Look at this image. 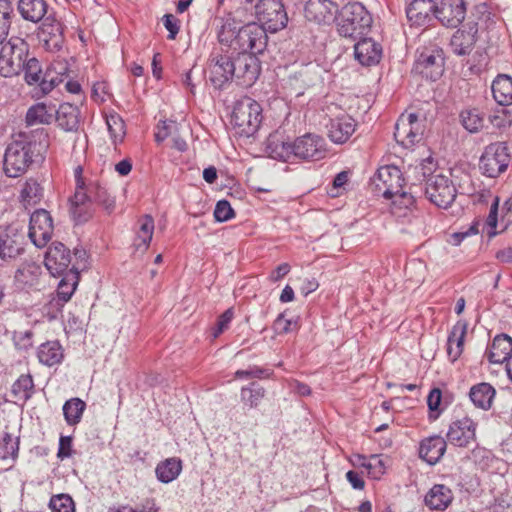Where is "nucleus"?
<instances>
[{
  "label": "nucleus",
  "mask_w": 512,
  "mask_h": 512,
  "mask_svg": "<svg viewBox=\"0 0 512 512\" xmlns=\"http://www.w3.org/2000/svg\"><path fill=\"white\" fill-rule=\"evenodd\" d=\"M92 192L94 195L95 204L101 206L108 214H110L115 208V199L110 195L108 190L97 181V186H92Z\"/></svg>",
  "instance_id": "864d4df0"
},
{
  "label": "nucleus",
  "mask_w": 512,
  "mask_h": 512,
  "mask_svg": "<svg viewBox=\"0 0 512 512\" xmlns=\"http://www.w3.org/2000/svg\"><path fill=\"white\" fill-rule=\"evenodd\" d=\"M448 404L449 401L442 395V391L439 388H433L427 397L429 419L432 421L438 419Z\"/></svg>",
  "instance_id": "a18cd8bd"
},
{
  "label": "nucleus",
  "mask_w": 512,
  "mask_h": 512,
  "mask_svg": "<svg viewBox=\"0 0 512 512\" xmlns=\"http://www.w3.org/2000/svg\"><path fill=\"white\" fill-rule=\"evenodd\" d=\"M383 54V49L380 43L372 38H361L354 45L355 59L363 66L377 65Z\"/></svg>",
  "instance_id": "b1692460"
},
{
  "label": "nucleus",
  "mask_w": 512,
  "mask_h": 512,
  "mask_svg": "<svg viewBox=\"0 0 512 512\" xmlns=\"http://www.w3.org/2000/svg\"><path fill=\"white\" fill-rule=\"evenodd\" d=\"M255 14L265 32H277L286 27L288 16L283 0H260L255 5Z\"/></svg>",
  "instance_id": "6e6552de"
},
{
  "label": "nucleus",
  "mask_w": 512,
  "mask_h": 512,
  "mask_svg": "<svg viewBox=\"0 0 512 512\" xmlns=\"http://www.w3.org/2000/svg\"><path fill=\"white\" fill-rule=\"evenodd\" d=\"M77 284L78 279H74L73 274L68 273L62 278L56 290L57 301L59 304L63 305L71 299Z\"/></svg>",
  "instance_id": "09e8293b"
},
{
  "label": "nucleus",
  "mask_w": 512,
  "mask_h": 512,
  "mask_svg": "<svg viewBox=\"0 0 512 512\" xmlns=\"http://www.w3.org/2000/svg\"><path fill=\"white\" fill-rule=\"evenodd\" d=\"M495 395V388L487 382L477 383L469 391V399L473 405L484 411L491 409Z\"/></svg>",
  "instance_id": "c756f323"
},
{
  "label": "nucleus",
  "mask_w": 512,
  "mask_h": 512,
  "mask_svg": "<svg viewBox=\"0 0 512 512\" xmlns=\"http://www.w3.org/2000/svg\"><path fill=\"white\" fill-rule=\"evenodd\" d=\"M44 195V189L41 184L33 178H29L24 183L21 190V200L27 206H34L38 204Z\"/></svg>",
  "instance_id": "a19ab883"
},
{
  "label": "nucleus",
  "mask_w": 512,
  "mask_h": 512,
  "mask_svg": "<svg viewBox=\"0 0 512 512\" xmlns=\"http://www.w3.org/2000/svg\"><path fill=\"white\" fill-rule=\"evenodd\" d=\"M71 263L70 250L61 242H53L45 254L44 264L47 270L53 276H60L69 272Z\"/></svg>",
  "instance_id": "412c9836"
},
{
  "label": "nucleus",
  "mask_w": 512,
  "mask_h": 512,
  "mask_svg": "<svg viewBox=\"0 0 512 512\" xmlns=\"http://www.w3.org/2000/svg\"><path fill=\"white\" fill-rule=\"evenodd\" d=\"M74 261L71 263L69 273L73 274L74 279H79V270L86 268L87 254L83 248H74Z\"/></svg>",
  "instance_id": "e2e57ef3"
},
{
  "label": "nucleus",
  "mask_w": 512,
  "mask_h": 512,
  "mask_svg": "<svg viewBox=\"0 0 512 512\" xmlns=\"http://www.w3.org/2000/svg\"><path fill=\"white\" fill-rule=\"evenodd\" d=\"M1 45L0 74L6 78L18 75L29 54L28 43L22 38L11 37Z\"/></svg>",
  "instance_id": "423d86ee"
},
{
  "label": "nucleus",
  "mask_w": 512,
  "mask_h": 512,
  "mask_svg": "<svg viewBox=\"0 0 512 512\" xmlns=\"http://www.w3.org/2000/svg\"><path fill=\"white\" fill-rule=\"evenodd\" d=\"M235 53L220 45L214 48L209 56L210 81L215 88L221 89L234 79Z\"/></svg>",
  "instance_id": "0eeeda50"
},
{
  "label": "nucleus",
  "mask_w": 512,
  "mask_h": 512,
  "mask_svg": "<svg viewBox=\"0 0 512 512\" xmlns=\"http://www.w3.org/2000/svg\"><path fill=\"white\" fill-rule=\"evenodd\" d=\"M272 374H273V372L270 369L261 368L256 365H251L245 370H242V369L237 370L234 373V377L236 379H252V378L264 379V378H269Z\"/></svg>",
  "instance_id": "4d7b16f0"
},
{
  "label": "nucleus",
  "mask_w": 512,
  "mask_h": 512,
  "mask_svg": "<svg viewBox=\"0 0 512 512\" xmlns=\"http://www.w3.org/2000/svg\"><path fill=\"white\" fill-rule=\"evenodd\" d=\"M372 23V15L360 2H349L339 8L335 20L338 34L350 39L368 34Z\"/></svg>",
  "instance_id": "20e7f679"
},
{
  "label": "nucleus",
  "mask_w": 512,
  "mask_h": 512,
  "mask_svg": "<svg viewBox=\"0 0 512 512\" xmlns=\"http://www.w3.org/2000/svg\"><path fill=\"white\" fill-rule=\"evenodd\" d=\"M356 126V121L349 115L335 117L327 125L328 137L335 144H344L354 134Z\"/></svg>",
  "instance_id": "393cba45"
},
{
  "label": "nucleus",
  "mask_w": 512,
  "mask_h": 512,
  "mask_svg": "<svg viewBox=\"0 0 512 512\" xmlns=\"http://www.w3.org/2000/svg\"><path fill=\"white\" fill-rule=\"evenodd\" d=\"M466 3L464 0H439L436 2L434 17L447 28L458 27L465 19Z\"/></svg>",
  "instance_id": "a211bd4d"
},
{
  "label": "nucleus",
  "mask_w": 512,
  "mask_h": 512,
  "mask_svg": "<svg viewBox=\"0 0 512 512\" xmlns=\"http://www.w3.org/2000/svg\"><path fill=\"white\" fill-rule=\"evenodd\" d=\"M106 125L113 144L122 143L126 135L125 122L122 117L116 112L109 113L106 115Z\"/></svg>",
  "instance_id": "37998d69"
},
{
  "label": "nucleus",
  "mask_w": 512,
  "mask_h": 512,
  "mask_svg": "<svg viewBox=\"0 0 512 512\" xmlns=\"http://www.w3.org/2000/svg\"><path fill=\"white\" fill-rule=\"evenodd\" d=\"M217 39L220 45L231 49L235 54H261L268 42L264 27L255 22L242 24L232 14L219 19Z\"/></svg>",
  "instance_id": "f03ea898"
},
{
  "label": "nucleus",
  "mask_w": 512,
  "mask_h": 512,
  "mask_svg": "<svg viewBox=\"0 0 512 512\" xmlns=\"http://www.w3.org/2000/svg\"><path fill=\"white\" fill-rule=\"evenodd\" d=\"M447 439L440 435H432L420 442L419 456L429 465L437 464L447 449Z\"/></svg>",
  "instance_id": "a878e982"
},
{
  "label": "nucleus",
  "mask_w": 512,
  "mask_h": 512,
  "mask_svg": "<svg viewBox=\"0 0 512 512\" xmlns=\"http://www.w3.org/2000/svg\"><path fill=\"white\" fill-rule=\"evenodd\" d=\"M265 150L271 158L284 162L291 159L319 161L326 157L327 144L322 136L314 133H306L288 142L281 133L274 132L267 137Z\"/></svg>",
  "instance_id": "7ed1b4c3"
},
{
  "label": "nucleus",
  "mask_w": 512,
  "mask_h": 512,
  "mask_svg": "<svg viewBox=\"0 0 512 512\" xmlns=\"http://www.w3.org/2000/svg\"><path fill=\"white\" fill-rule=\"evenodd\" d=\"M68 66L67 63L59 61L53 63L47 68L43 74V78L40 82V91L42 95L48 94L56 86L64 81L67 77Z\"/></svg>",
  "instance_id": "c85d7f7f"
},
{
  "label": "nucleus",
  "mask_w": 512,
  "mask_h": 512,
  "mask_svg": "<svg viewBox=\"0 0 512 512\" xmlns=\"http://www.w3.org/2000/svg\"><path fill=\"white\" fill-rule=\"evenodd\" d=\"M22 71H24V78L27 84H37L40 87V82L43 78V73L41 64L35 57H27Z\"/></svg>",
  "instance_id": "8fccbe9b"
},
{
  "label": "nucleus",
  "mask_w": 512,
  "mask_h": 512,
  "mask_svg": "<svg viewBox=\"0 0 512 512\" xmlns=\"http://www.w3.org/2000/svg\"><path fill=\"white\" fill-rule=\"evenodd\" d=\"M12 394L18 399L27 402L34 394V381L30 374H22L12 385Z\"/></svg>",
  "instance_id": "c03bdc74"
},
{
  "label": "nucleus",
  "mask_w": 512,
  "mask_h": 512,
  "mask_svg": "<svg viewBox=\"0 0 512 512\" xmlns=\"http://www.w3.org/2000/svg\"><path fill=\"white\" fill-rule=\"evenodd\" d=\"M477 422L469 417L452 421L446 433L448 443L455 447L466 448L476 442Z\"/></svg>",
  "instance_id": "4468645a"
},
{
  "label": "nucleus",
  "mask_w": 512,
  "mask_h": 512,
  "mask_svg": "<svg viewBox=\"0 0 512 512\" xmlns=\"http://www.w3.org/2000/svg\"><path fill=\"white\" fill-rule=\"evenodd\" d=\"M257 54H235L234 67L237 84L243 87H251L258 79L261 65Z\"/></svg>",
  "instance_id": "f3484780"
},
{
  "label": "nucleus",
  "mask_w": 512,
  "mask_h": 512,
  "mask_svg": "<svg viewBox=\"0 0 512 512\" xmlns=\"http://www.w3.org/2000/svg\"><path fill=\"white\" fill-rule=\"evenodd\" d=\"M51 118L52 115L48 113L46 106L38 103L28 109L25 120L28 126H33L36 124H47Z\"/></svg>",
  "instance_id": "3c124183"
},
{
  "label": "nucleus",
  "mask_w": 512,
  "mask_h": 512,
  "mask_svg": "<svg viewBox=\"0 0 512 512\" xmlns=\"http://www.w3.org/2000/svg\"><path fill=\"white\" fill-rule=\"evenodd\" d=\"M49 508L52 512H75V504L68 494H58L51 497Z\"/></svg>",
  "instance_id": "6e6d98bb"
},
{
  "label": "nucleus",
  "mask_w": 512,
  "mask_h": 512,
  "mask_svg": "<svg viewBox=\"0 0 512 512\" xmlns=\"http://www.w3.org/2000/svg\"><path fill=\"white\" fill-rule=\"evenodd\" d=\"M263 119L261 105L252 98L238 101L233 109L231 123L240 136H253L260 128Z\"/></svg>",
  "instance_id": "39448f33"
},
{
  "label": "nucleus",
  "mask_w": 512,
  "mask_h": 512,
  "mask_svg": "<svg viewBox=\"0 0 512 512\" xmlns=\"http://www.w3.org/2000/svg\"><path fill=\"white\" fill-rule=\"evenodd\" d=\"M182 471V462L178 458H168L160 462L155 469L157 479L162 483L175 480Z\"/></svg>",
  "instance_id": "58836bf2"
},
{
  "label": "nucleus",
  "mask_w": 512,
  "mask_h": 512,
  "mask_svg": "<svg viewBox=\"0 0 512 512\" xmlns=\"http://www.w3.org/2000/svg\"><path fill=\"white\" fill-rule=\"evenodd\" d=\"M53 229V220L47 210L37 209L31 214L28 236L36 247L43 248L47 245Z\"/></svg>",
  "instance_id": "ddd939ff"
},
{
  "label": "nucleus",
  "mask_w": 512,
  "mask_h": 512,
  "mask_svg": "<svg viewBox=\"0 0 512 512\" xmlns=\"http://www.w3.org/2000/svg\"><path fill=\"white\" fill-rule=\"evenodd\" d=\"M339 7L332 0H308L304 6L307 21L319 25H330L335 22Z\"/></svg>",
  "instance_id": "6ab92c4d"
},
{
  "label": "nucleus",
  "mask_w": 512,
  "mask_h": 512,
  "mask_svg": "<svg viewBox=\"0 0 512 512\" xmlns=\"http://www.w3.org/2000/svg\"><path fill=\"white\" fill-rule=\"evenodd\" d=\"M63 25L54 15H47L39 27L38 38L44 48L50 52H57L62 49L64 43Z\"/></svg>",
  "instance_id": "aec40b11"
},
{
  "label": "nucleus",
  "mask_w": 512,
  "mask_h": 512,
  "mask_svg": "<svg viewBox=\"0 0 512 512\" xmlns=\"http://www.w3.org/2000/svg\"><path fill=\"white\" fill-rule=\"evenodd\" d=\"M392 199H393L392 204H393L394 208L405 209V210L411 209L415 205V202H416V199H415L413 193L411 191L405 192V191H403V189L400 192H398L397 194H395L392 197Z\"/></svg>",
  "instance_id": "052dcab7"
},
{
  "label": "nucleus",
  "mask_w": 512,
  "mask_h": 512,
  "mask_svg": "<svg viewBox=\"0 0 512 512\" xmlns=\"http://www.w3.org/2000/svg\"><path fill=\"white\" fill-rule=\"evenodd\" d=\"M492 94L501 106L512 105V77L506 74L498 75L492 82Z\"/></svg>",
  "instance_id": "c9c22d12"
},
{
  "label": "nucleus",
  "mask_w": 512,
  "mask_h": 512,
  "mask_svg": "<svg viewBox=\"0 0 512 512\" xmlns=\"http://www.w3.org/2000/svg\"><path fill=\"white\" fill-rule=\"evenodd\" d=\"M406 17L410 26L423 27L435 18L436 3L428 0H406Z\"/></svg>",
  "instance_id": "4be33fe9"
},
{
  "label": "nucleus",
  "mask_w": 512,
  "mask_h": 512,
  "mask_svg": "<svg viewBox=\"0 0 512 512\" xmlns=\"http://www.w3.org/2000/svg\"><path fill=\"white\" fill-rule=\"evenodd\" d=\"M512 354V339L507 334L497 335L488 350V360L494 364L506 362Z\"/></svg>",
  "instance_id": "473e14b6"
},
{
  "label": "nucleus",
  "mask_w": 512,
  "mask_h": 512,
  "mask_svg": "<svg viewBox=\"0 0 512 512\" xmlns=\"http://www.w3.org/2000/svg\"><path fill=\"white\" fill-rule=\"evenodd\" d=\"M138 224L134 246L137 250L145 252L153 237L154 219L150 215H145L139 219Z\"/></svg>",
  "instance_id": "4c0bfd02"
},
{
  "label": "nucleus",
  "mask_w": 512,
  "mask_h": 512,
  "mask_svg": "<svg viewBox=\"0 0 512 512\" xmlns=\"http://www.w3.org/2000/svg\"><path fill=\"white\" fill-rule=\"evenodd\" d=\"M498 208H499V198L495 197L493 203L491 204L489 214L486 219V225L490 228L488 234L490 236L496 235V227L498 221Z\"/></svg>",
  "instance_id": "338daca9"
},
{
  "label": "nucleus",
  "mask_w": 512,
  "mask_h": 512,
  "mask_svg": "<svg viewBox=\"0 0 512 512\" xmlns=\"http://www.w3.org/2000/svg\"><path fill=\"white\" fill-rule=\"evenodd\" d=\"M37 358L48 367L59 365L64 359V349L58 340L47 341L37 348Z\"/></svg>",
  "instance_id": "2f4dec72"
},
{
  "label": "nucleus",
  "mask_w": 512,
  "mask_h": 512,
  "mask_svg": "<svg viewBox=\"0 0 512 512\" xmlns=\"http://www.w3.org/2000/svg\"><path fill=\"white\" fill-rule=\"evenodd\" d=\"M14 9L11 1L0 0V44L6 40L11 27Z\"/></svg>",
  "instance_id": "de8ad7c7"
},
{
  "label": "nucleus",
  "mask_w": 512,
  "mask_h": 512,
  "mask_svg": "<svg viewBox=\"0 0 512 512\" xmlns=\"http://www.w3.org/2000/svg\"><path fill=\"white\" fill-rule=\"evenodd\" d=\"M470 458L475 463V465H477L482 470L487 469L493 461V455L491 451L479 446L475 447L471 451Z\"/></svg>",
  "instance_id": "13d9d810"
},
{
  "label": "nucleus",
  "mask_w": 512,
  "mask_h": 512,
  "mask_svg": "<svg viewBox=\"0 0 512 512\" xmlns=\"http://www.w3.org/2000/svg\"><path fill=\"white\" fill-rule=\"evenodd\" d=\"M69 216L75 225H82L92 219L95 208L90 204L87 195L82 191H75L68 199Z\"/></svg>",
  "instance_id": "5701e85b"
},
{
  "label": "nucleus",
  "mask_w": 512,
  "mask_h": 512,
  "mask_svg": "<svg viewBox=\"0 0 512 512\" xmlns=\"http://www.w3.org/2000/svg\"><path fill=\"white\" fill-rule=\"evenodd\" d=\"M476 34L477 29L473 31L472 27L470 28V31L461 29L455 31L450 40V47L453 53L458 56L469 55L476 44Z\"/></svg>",
  "instance_id": "7c9ffc66"
},
{
  "label": "nucleus",
  "mask_w": 512,
  "mask_h": 512,
  "mask_svg": "<svg viewBox=\"0 0 512 512\" xmlns=\"http://www.w3.org/2000/svg\"><path fill=\"white\" fill-rule=\"evenodd\" d=\"M85 409L86 403L82 399L73 397L67 400L62 407L66 423L69 426H75L80 423Z\"/></svg>",
  "instance_id": "ea45409f"
},
{
  "label": "nucleus",
  "mask_w": 512,
  "mask_h": 512,
  "mask_svg": "<svg viewBox=\"0 0 512 512\" xmlns=\"http://www.w3.org/2000/svg\"><path fill=\"white\" fill-rule=\"evenodd\" d=\"M18 10L25 20L38 23L47 16L48 5L45 0H19Z\"/></svg>",
  "instance_id": "f704fd0d"
},
{
  "label": "nucleus",
  "mask_w": 512,
  "mask_h": 512,
  "mask_svg": "<svg viewBox=\"0 0 512 512\" xmlns=\"http://www.w3.org/2000/svg\"><path fill=\"white\" fill-rule=\"evenodd\" d=\"M19 440L13 439L9 432H4L0 438V459L5 460L9 457L15 459L18 456Z\"/></svg>",
  "instance_id": "603ef678"
},
{
  "label": "nucleus",
  "mask_w": 512,
  "mask_h": 512,
  "mask_svg": "<svg viewBox=\"0 0 512 512\" xmlns=\"http://www.w3.org/2000/svg\"><path fill=\"white\" fill-rule=\"evenodd\" d=\"M40 274V266L34 263L22 264L15 272L14 284L20 290L32 288L38 284Z\"/></svg>",
  "instance_id": "72a5a7b5"
},
{
  "label": "nucleus",
  "mask_w": 512,
  "mask_h": 512,
  "mask_svg": "<svg viewBox=\"0 0 512 512\" xmlns=\"http://www.w3.org/2000/svg\"><path fill=\"white\" fill-rule=\"evenodd\" d=\"M367 472L373 479H380L385 473V464L379 455H371L367 462Z\"/></svg>",
  "instance_id": "0e129e2a"
},
{
  "label": "nucleus",
  "mask_w": 512,
  "mask_h": 512,
  "mask_svg": "<svg viewBox=\"0 0 512 512\" xmlns=\"http://www.w3.org/2000/svg\"><path fill=\"white\" fill-rule=\"evenodd\" d=\"M24 234L14 226L0 232V259L4 263L15 261L24 253Z\"/></svg>",
  "instance_id": "dca6fc26"
},
{
  "label": "nucleus",
  "mask_w": 512,
  "mask_h": 512,
  "mask_svg": "<svg viewBox=\"0 0 512 512\" xmlns=\"http://www.w3.org/2000/svg\"><path fill=\"white\" fill-rule=\"evenodd\" d=\"M445 57L440 47H433L423 51L416 62L419 73L431 81L438 80L444 72Z\"/></svg>",
  "instance_id": "2eb2a0df"
},
{
  "label": "nucleus",
  "mask_w": 512,
  "mask_h": 512,
  "mask_svg": "<svg viewBox=\"0 0 512 512\" xmlns=\"http://www.w3.org/2000/svg\"><path fill=\"white\" fill-rule=\"evenodd\" d=\"M165 28L168 30V39L176 38L180 30V21L173 14H165L162 18Z\"/></svg>",
  "instance_id": "69168bd1"
},
{
  "label": "nucleus",
  "mask_w": 512,
  "mask_h": 512,
  "mask_svg": "<svg viewBox=\"0 0 512 512\" xmlns=\"http://www.w3.org/2000/svg\"><path fill=\"white\" fill-rule=\"evenodd\" d=\"M509 162L510 152L506 143L495 142L485 148L480 158V169L487 177L495 178L506 171Z\"/></svg>",
  "instance_id": "9d476101"
},
{
  "label": "nucleus",
  "mask_w": 512,
  "mask_h": 512,
  "mask_svg": "<svg viewBox=\"0 0 512 512\" xmlns=\"http://www.w3.org/2000/svg\"><path fill=\"white\" fill-rule=\"evenodd\" d=\"M265 389L256 382L244 386L240 391V398L244 406L249 408H257L265 397Z\"/></svg>",
  "instance_id": "79ce46f5"
},
{
  "label": "nucleus",
  "mask_w": 512,
  "mask_h": 512,
  "mask_svg": "<svg viewBox=\"0 0 512 512\" xmlns=\"http://www.w3.org/2000/svg\"><path fill=\"white\" fill-rule=\"evenodd\" d=\"M234 317L233 308H228L224 311L217 319L215 326L211 328V336L216 339L218 338L224 331L229 328V325Z\"/></svg>",
  "instance_id": "bf43d9fd"
},
{
  "label": "nucleus",
  "mask_w": 512,
  "mask_h": 512,
  "mask_svg": "<svg viewBox=\"0 0 512 512\" xmlns=\"http://www.w3.org/2000/svg\"><path fill=\"white\" fill-rule=\"evenodd\" d=\"M34 332L32 330L14 331L12 341L15 349L19 352H28L34 343Z\"/></svg>",
  "instance_id": "5fc2aeb1"
},
{
  "label": "nucleus",
  "mask_w": 512,
  "mask_h": 512,
  "mask_svg": "<svg viewBox=\"0 0 512 512\" xmlns=\"http://www.w3.org/2000/svg\"><path fill=\"white\" fill-rule=\"evenodd\" d=\"M423 134L424 124L417 113L402 114L395 124L394 138L404 148H411L419 143Z\"/></svg>",
  "instance_id": "9b49d317"
},
{
  "label": "nucleus",
  "mask_w": 512,
  "mask_h": 512,
  "mask_svg": "<svg viewBox=\"0 0 512 512\" xmlns=\"http://www.w3.org/2000/svg\"><path fill=\"white\" fill-rule=\"evenodd\" d=\"M48 145V134L44 128L23 131L15 135L5 150V174L10 178L23 175L32 163L43 159Z\"/></svg>",
  "instance_id": "f257e3e1"
},
{
  "label": "nucleus",
  "mask_w": 512,
  "mask_h": 512,
  "mask_svg": "<svg viewBox=\"0 0 512 512\" xmlns=\"http://www.w3.org/2000/svg\"><path fill=\"white\" fill-rule=\"evenodd\" d=\"M375 192L385 199L392 197L403 189L404 177L401 170L395 165L381 166L372 178Z\"/></svg>",
  "instance_id": "f8f14e48"
},
{
  "label": "nucleus",
  "mask_w": 512,
  "mask_h": 512,
  "mask_svg": "<svg viewBox=\"0 0 512 512\" xmlns=\"http://www.w3.org/2000/svg\"><path fill=\"white\" fill-rule=\"evenodd\" d=\"M460 121L463 127L470 133H477L484 126V117L476 108L463 110L460 113Z\"/></svg>",
  "instance_id": "49530a36"
},
{
  "label": "nucleus",
  "mask_w": 512,
  "mask_h": 512,
  "mask_svg": "<svg viewBox=\"0 0 512 512\" xmlns=\"http://www.w3.org/2000/svg\"><path fill=\"white\" fill-rule=\"evenodd\" d=\"M72 455V438L70 436H61L57 457L61 460L69 458Z\"/></svg>",
  "instance_id": "774afa93"
},
{
  "label": "nucleus",
  "mask_w": 512,
  "mask_h": 512,
  "mask_svg": "<svg viewBox=\"0 0 512 512\" xmlns=\"http://www.w3.org/2000/svg\"><path fill=\"white\" fill-rule=\"evenodd\" d=\"M453 500L452 490L443 485L435 484L425 495L424 502L431 510L444 511Z\"/></svg>",
  "instance_id": "cd10ccee"
},
{
  "label": "nucleus",
  "mask_w": 512,
  "mask_h": 512,
  "mask_svg": "<svg viewBox=\"0 0 512 512\" xmlns=\"http://www.w3.org/2000/svg\"><path fill=\"white\" fill-rule=\"evenodd\" d=\"M58 125L65 131H76L79 127V109L77 106L63 103L56 111Z\"/></svg>",
  "instance_id": "e433bc0d"
},
{
  "label": "nucleus",
  "mask_w": 512,
  "mask_h": 512,
  "mask_svg": "<svg viewBox=\"0 0 512 512\" xmlns=\"http://www.w3.org/2000/svg\"><path fill=\"white\" fill-rule=\"evenodd\" d=\"M425 195L435 206L447 209L455 201L457 190L449 177L439 173L427 178Z\"/></svg>",
  "instance_id": "1a4fd4ad"
},
{
  "label": "nucleus",
  "mask_w": 512,
  "mask_h": 512,
  "mask_svg": "<svg viewBox=\"0 0 512 512\" xmlns=\"http://www.w3.org/2000/svg\"><path fill=\"white\" fill-rule=\"evenodd\" d=\"M235 216L229 201L220 200L214 209V218L217 222H226Z\"/></svg>",
  "instance_id": "680f3d73"
},
{
  "label": "nucleus",
  "mask_w": 512,
  "mask_h": 512,
  "mask_svg": "<svg viewBox=\"0 0 512 512\" xmlns=\"http://www.w3.org/2000/svg\"><path fill=\"white\" fill-rule=\"evenodd\" d=\"M467 330L468 322L460 319L453 325L448 334L446 352L452 363L457 361L463 353Z\"/></svg>",
  "instance_id": "bb28decb"
}]
</instances>
